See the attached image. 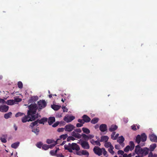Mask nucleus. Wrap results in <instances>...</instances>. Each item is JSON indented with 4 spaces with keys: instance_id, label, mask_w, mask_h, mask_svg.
Masks as SVG:
<instances>
[{
    "instance_id": "1",
    "label": "nucleus",
    "mask_w": 157,
    "mask_h": 157,
    "mask_svg": "<svg viewBox=\"0 0 157 157\" xmlns=\"http://www.w3.org/2000/svg\"><path fill=\"white\" fill-rule=\"evenodd\" d=\"M140 145H137L135 147V152L137 155H140L142 156H145L149 153V148L147 147L141 148Z\"/></svg>"
},
{
    "instance_id": "2",
    "label": "nucleus",
    "mask_w": 157,
    "mask_h": 157,
    "mask_svg": "<svg viewBox=\"0 0 157 157\" xmlns=\"http://www.w3.org/2000/svg\"><path fill=\"white\" fill-rule=\"evenodd\" d=\"M147 139V136L146 134L145 133H143L140 135H137L135 139V142L138 144V145H140L143 147L145 145Z\"/></svg>"
},
{
    "instance_id": "3",
    "label": "nucleus",
    "mask_w": 157,
    "mask_h": 157,
    "mask_svg": "<svg viewBox=\"0 0 157 157\" xmlns=\"http://www.w3.org/2000/svg\"><path fill=\"white\" fill-rule=\"evenodd\" d=\"M28 108L29 109H31V113H32L31 114L32 116H33L35 118V120L36 119L40 117V115L38 113L36 114V110L37 109V105L36 104H32L29 105Z\"/></svg>"
},
{
    "instance_id": "4",
    "label": "nucleus",
    "mask_w": 157,
    "mask_h": 157,
    "mask_svg": "<svg viewBox=\"0 0 157 157\" xmlns=\"http://www.w3.org/2000/svg\"><path fill=\"white\" fill-rule=\"evenodd\" d=\"M31 109H29L27 112V115H25L24 117L21 118V121L23 123H25L27 121H33L35 120V118L33 116H32V113H31Z\"/></svg>"
},
{
    "instance_id": "5",
    "label": "nucleus",
    "mask_w": 157,
    "mask_h": 157,
    "mask_svg": "<svg viewBox=\"0 0 157 157\" xmlns=\"http://www.w3.org/2000/svg\"><path fill=\"white\" fill-rule=\"evenodd\" d=\"M37 109L39 111L40 110L42 109L45 108L47 105V103L44 100H40L37 102Z\"/></svg>"
},
{
    "instance_id": "6",
    "label": "nucleus",
    "mask_w": 157,
    "mask_h": 157,
    "mask_svg": "<svg viewBox=\"0 0 157 157\" xmlns=\"http://www.w3.org/2000/svg\"><path fill=\"white\" fill-rule=\"evenodd\" d=\"M102 148H100L97 146H95L93 149V151L94 153L99 156H100L102 155Z\"/></svg>"
},
{
    "instance_id": "7",
    "label": "nucleus",
    "mask_w": 157,
    "mask_h": 157,
    "mask_svg": "<svg viewBox=\"0 0 157 157\" xmlns=\"http://www.w3.org/2000/svg\"><path fill=\"white\" fill-rule=\"evenodd\" d=\"M75 126L71 124L66 125L65 126V130L66 132H71L75 128Z\"/></svg>"
},
{
    "instance_id": "8",
    "label": "nucleus",
    "mask_w": 157,
    "mask_h": 157,
    "mask_svg": "<svg viewBox=\"0 0 157 157\" xmlns=\"http://www.w3.org/2000/svg\"><path fill=\"white\" fill-rule=\"evenodd\" d=\"M68 144L70 147L72 148L74 150H75L76 151H78L80 150L79 147L76 143H72V144L69 143Z\"/></svg>"
},
{
    "instance_id": "9",
    "label": "nucleus",
    "mask_w": 157,
    "mask_h": 157,
    "mask_svg": "<svg viewBox=\"0 0 157 157\" xmlns=\"http://www.w3.org/2000/svg\"><path fill=\"white\" fill-rule=\"evenodd\" d=\"M108 137L107 136H103L101 137V140L100 141L101 142H105V147L106 148H108Z\"/></svg>"
},
{
    "instance_id": "10",
    "label": "nucleus",
    "mask_w": 157,
    "mask_h": 157,
    "mask_svg": "<svg viewBox=\"0 0 157 157\" xmlns=\"http://www.w3.org/2000/svg\"><path fill=\"white\" fill-rule=\"evenodd\" d=\"M9 108V107L6 105L0 106V111L3 113L7 112Z\"/></svg>"
},
{
    "instance_id": "11",
    "label": "nucleus",
    "mask_w": 157,
    "mask_h": 157,
    "mask_svg": "<svg viewBox=\"0 0 157 157\" xmlns=\"http://www.w3.org/2000/svg\"><path fill=\"white\" fill-rule=\"evenodd\" d=\"M75 119V117L73 116L70 117L65 116L63 118V120L67 123L71 122Z\"/></svg>"
},
{
    "instance_id": "12",
    "label": "nucleus",
    "mask_w": 157,
    "mask_h": 157,
    "mask_svg": "<svg viewBox=\"0 0 157 157\" xmlns=\"http://www.w3.org/2000/svg\"><path fill=\"white\" fill-rule=\"evenodd\" d=\"M81 145L82 147L85 149H89L90 148V146L88 143L86 141L82 142Z\"/></svg>"
},
{
    "instance_id": "13",
    "label": "nucleus",
    "mask_w": 157,
    "mask_h": 157,
    "mask_svg": "<svg viewBox=\"0 0 157 157\" xmlns=\"http://www.w3.org/2000/svg\"><path fill=\"white\" fill-rule=\"evenodd\" d=\"M124 140V138L122 136L119 137L117 140V141L120 144H121L122 147H124V143H123Z\"/></svg>"
},
{
    "instance_id": "14",
    "label": "nucleus",
    "mask_w": 157,
    "mask_h": 157,
    "mask_svg": "<svg viewBox=\"0 0 157 157\" xmlns=\"http://www.w3.org/2000/svg\"><path fill=\"white\" fill-rule=\"evenodd\" d=\"M107 126L105 124H101L99 127V129L102 132H104L107 130Z\"/></svg>"
},
{
    "instance_id": "15",
    "label": "nucleus",
    "mask_w": 157,
    "mask_h": 157,
    "mask_svg": "<svg viewBox=\"0 0 157 157\" xmlns=\"http://www.w3.org/2000/svg\"><path fill=\"white\" fill-rule=\"evenodd\" d=\"M150 140L152 142H157V136L154 134H152L149 136Z\"/></svg>"
},
{
    "instance_id": "16",
    "label": "nucleus",
    "mask_w": 157,
    "mask_h": 157,
    "mask_svg": "<svg viewBox=\"0 0 157 157\" xmlns=\"http://www.w3.org/2000/svg\"><path fill=\"white\" fill-rule=\"evenodd\" d=\"M82 118L83 119V120L84 122H89L91 120L90 118L86 115H84L82 116Z\"/></svg>"
},
{
    "instance_id": "17",
    "label": "nucleus",
    "mask_w": 157,
    "mask_h": 157,
    "mask_svg": "<svg viewBox=\"0 0 157 157\" xmlns=\"http://www.w3.org/2000/svg\"><path fill=\"white\" fill-rule=\"evenodd\" d=\"M71 135L75 137L80 139L81 137V136L80 134L76 132L74 130L71 133Z\"/></svg>"
},
{
    "instance_id": "18",
    "label": "nucleus",
    "mask_w": 157,
    "mask_h": 157,
    "mask_svg": "<svg viewBox=\"0 0 157 157\" xmlns=\"http://www.w3.org/2000/svg\"><path fill=\"white\" fill-rule=\"evenodd\" d=\"M32 129V131L35 133L36 135H38L40 132V129L39 127H37L35 129L34 127H31Z\"/></svg>"
},
{
    "instance_id": "19",
    "label": "nucleus",
    "mask_w": 157,
    "mask_h": 157,
    "mask_svg": "<svg viewBox=\"0 0 157 157\" xmlns=\"http://www.w3.org/2000/svg\"><path fill=\"white\" fill-rule=\"evenodd\" d=\"M117 126L116 125H112L109 128V130L110 132H114L117 128Z\"/></svg>"
},
{
    "instance_id": "20",
    "label": "nucleus",
    "mask_w": 157,
    "mask_h": 157,
    "mask_svg": "<svg viewBox=\"0 0 157 157\" xmlns=\"http://www.w3.org/2000/svg\"><path fill=\"white\" fill-rule=\"evenodd\" d=\"M55 121V119L54 117H50L48 119V122L49 124L51 125Z\"/></svg>"
},
{
    "instance_id": "21",
    "label": "nucleus",
    "mask_w": 157,
    "mask_h": 157,
    "mask_svg": "<svg viewBox=\"0 0 157 157\" xmlns=\"http://www.w3.org/2000/svg\"><path fill=\"white\" fill-rule=\"evenodd\" d=\"M51 108L54 110H58L61 107L60 105H51Z\"/></svg>"
},
{
    "instance_id": "22",
    "label": "nucleus",
    "mask_w": 157,
    "mask_h": 157,
    "mask_svg": "<svg viewBox=\"0 0 157 157\" xmlns=\"http://www.w3.org/2000/svg\"><path fill=\"white\" fill-rule=\"evenodd\" d=\"M156 144H153L151 145L150 146L149 150L150 152H152L154 150L156 147Z\"/></svg>"
},
{
    "instance_id": "23",
    "label": "nucleus",
    "mask_w": 157,
    "mask_h": 157,
    "mask_svg": "<svg viewBox=\"0 0 157 157\" xmlns=\"http://www.w3.org/2000/svg\"><path fill=\"white\" fill-rule=\"evenodd\" d=\"M39 121V124H44V123L46 122L48 120V119L47 118L44 117L40 120L38 119Z\"/></svg>"
},
{
    "instance_id": "24",
    "label": "nucleus",
    "mask_w": 157,
    "mask_h": 157,
    "mask_svg": "<svg viewBox=\"0 0 157 157\" xmlns=\"http://www.w3.org/2000/svg\"><path fill=\"white\" fill-rule=\"evenodd\" d=\"M20 144L19 142H17L11 144V147L12 148L16 149L17 147Z\"/></svg>"
},
{
    "instance_id": "25",
    "label": "nucleus",
    "mask_w": 157,
    "mask_h": 157,
    "mask_svg": "<svg viewBox=\"0 0 157 157\" xmlns=\"http://www.w3.org/2000/svg\"><path fill=\"white\" fill-rule=\"evenodd\" d=\"M38 123H39V121L38 119H37L34 122L31 123L30 125V126L31 127H34L35 125L37 126Z\"/></svg>"
},
{
    "instance_id": "26",
    "label": "nucleus",
    "mask_w": 157,
    "mask_h": 157,
    "mask_svg": "<svg viewBox=\"0 0 157 157\" xmlns=\"http://www.w3.org/2000/svg\"><path fill=\"white\" fill-rule=\"evenodd\" d=\"M14 103V101L13 100H8L6 102V104L9 105H12Z\"/></svg>"
},
{
    "instance_id": "27",
    "label": "nucleus",
    "mask_w": 157,
    "mask_h": 157,
    "mask_svg": "<svg viewBox=\"0 0 157 157\" xmlns=\"http://www.w3.org/2000/svg\"><path fill=\"white\" fill-rule=\"evenodd\" d=\"M12 115V113L11 112H9L8 113H6L4 115V117L6 119L10 118Z\"/></svg>"
},
{
    "instance_id": "28",
    "label": "nucleus",
    "mask_w": 157,
    "mask_h": 157,
    "mask_svg": "<svg viewBox=\"0 0 157 157\" xmlns=\"http://www.w3.org/2000/svg\"><path fill=\"white\" fill-rule=\"evenodd\" d=\"M60 139H57L54 143L50 145H48L49 148H52L54 147L57 144H58V141L60 140Z\"/></svg>"
},
{
    "instance_id": "29",
    "label": "nucleus",
    "mask_w": 157,
    "mask_h": 157,
    "mask_svg": "<svg viewBox=\"0 0 157 157\" xmlns=\"http://www.w3.org/2000/svg\"><path fill=\"white\" fill-rule=\"evenodd\" d=\"M69 145L68 144V145H65L64 146V148L65 149L67 150L70 152H73L72 148L70 147L69 146Z\"/></svg>"
},
{
    "instance_id": "30",
    "label": "nucleus",
    "mask_w": 157,
    "mask_h": 157,
    "mask_svg": "<svg viewBox=\"0 0 157 157\" xmlns=\"http://www.w3.org/2000/svg\"><path fill=\"white\" fill-rule=\"evenodd\" d=\"M99 120V119L98 118H94L91 121V123L92 124H95L97 123Z\"/></svg>"
},
{
    "instance_id": "31",
    "label": "nucleus",
    "mask_w": 157,
    "mask_h": 157,
    "mask_svg": "<svg viewBox=\"0 0 157 157\" xmlns=\"http://www.w3.org/2000/svg\"><path fill=\"white\" fill-rule=\"evenodd\" d=\"M82 130L83 132L86 134H88L90 133V130L87 128H82Z\"/></svg>"
},
{
    "instance_id": "32",
    "label": "nucleus",
    "mask_w": 157,
    "mask_h": 157,
    "mask_svg": "<svg viewBox=\"0 0 157 157\" xmlns=\"http://www.w3.org/2000/svg\"><path fill=\"white\" fill-rule=\"evenodd\" d=\"M129 146L131 150H133L135 147V144L133 141H131L129 143Z\"/></svg>"
},
{
    "instance_id": "33",
    "label": "nucleus",
    "mask_w": 157,
    "mask_h": 157,
    "mask_svg": "<svg viewBox=\"0 0 157 157\" xmlns=\"http://www.w3.org/2000/svg\"><path fill=\"white\" fill-rule=\"evenodd\" d=\"M129 150L132 151V150H131L129 145L127 146L124 149V151L126 152H128Z\"/></svg>"
},
{
    "instance_id": "34",
    "label": "nucleus",
    "mask_w": 157,
    "mask_h": 157,
    "mask_svg": "<svg viewBox=\"0 0 157 157\" xmlns=\"http://www.w3.org/2000/svg\"><path fill=\"white\" fill-rule=\"evenodd\" d=\"M67 136H68L67 134L62 135L60 136V138L59 139H60V140L59 141H60L61 139H62L63 140H64L67 138Z\"/></svg>"
},
{
    "instance_id": "35",
    "label": "nucleus",
    "mask_w": 157,
    "mask_h": 157,
    "mask_svg": "<svg viewBox=\"0 0 157 157\" xmlns=\"http://www.w3.org/2000/svg\"><path fill=\"white\" fill-rule=\"evenodd\" d=\"M38 97L37 96H33L31 97L30 100L33 101H36L38 99Z\"/></svg>"
},
{
    "instance_id": "36",
    "label": "nucleus",
    "mask_w": 157,
    "mask_h": 157,
    "mask_svg": "<svg viewBox=\"0 0 157 157\" xmlns=\"http://www.w3.org/2000/svg\"><path fill=\"white\" fill-rule=\"evenodd\" d=\"M82 155L88 156L89 155V152L86 150H83L82 151Z\"/></svg>"
},
{
    "instance_id": "37",
    "label": "nucleus",
    "mask_w": 157,
    "mask_h": 157,
    "mask_svg": "<svg viewBox=\"0 0 157 157\" xmlns=\"http://www.w3.org/2000/svg\"><path fill=\"white\" fill-rule=\"evenodd\" d=\"M148 154V157H157V155L155 154H153L152 152H150Z\"/></svg>"
},
{
    "instance_id": "38",
    "label": "nucleus",
    "mask_w": 157,
    "mask_h": 157,
    "mask_svg": "<svg viewBox=\"0 0 157 157\" xmlns=\"http://www.w3.org/2000/svg\"><path fill=\"white\" fill-rule=\"evenodd\" d=\"M42 148L44 150H47L49 148L48 145L44 144L42 146Z\"/></svg>"
},
{
    "instance_id": "39",
    "label": "nucleus",
    "mask_w": 157,
    "mask_h": 157,
    "mask_svg": "<svg viewBox=\"0 0 157 157\" xmlns=\"http://www.w3.org/2000/svg\"><path fill=\"white\" fill-rule=\"evenodd\" d=\"M25 115V114L23 113H21V112H18L15 115V117H18L19 116H22V115Z\"/></svg>"
},
{
    "instance_id": "40",
    "label": "nucleus",
    "mask_w": 157,
    "mask_h": 157,
    "mask_svg": "<svg viewBox=\"0 0 157 157\" xmlns=\"http://www.w3.org/2000/svg\"><path fill=\"white\" fill-rule=\"evenodd\" d=\"M18 87L20 88H22L23 87V84L21 82L19 81L18 82Z\"/></svg>"
},
{
    "instance_id": "41",
    "label": "nucleus",
    "mask_w": 157,
    "mask_h": 157,
    "mask_svg": "<svg viewBox=\"0 0 157 157\" xmlns=\"http://www.w3.org/2000/svg\"><path fill=\"white\" fill-rule=\"evenodd\" d=\"M81 136L84 138L86 140H88V135H86L84 134H82Z\"/></svg>"
},
{
    "instance_id": "42",
    "label": "nucleus",
    "mask_w": 157,
    "mask_h": 157,
    "mask_svg": "<svg viewBox=\"0 0 157 157\" xmlns=\"http://www.w3.org/2000/svg\"><path fill=\"white\" fill-rule=\"evenodd\" d=\"M116 134V132H113L112 133V134L111 135V138L113 140H115L116 138H115V135Z\"/></svg>"
},
{
    "instance_id": "43",
    "label": "nucleus",
    "mask_w": 157,
    "mask_h": 157,
    "mask_svg": "<svg viewBox=\"0 0 157 157\" xmlns=\"http://www.w3.org/2000/svg\"><path fill=\"white\" fill-rule=\"evenodd\" d=\"M75 139L72 136H69L67 138V141H69L70 140H74Z\"/></svg>"
},
{
    "instance_id": "44",
    "label": "nucleus",
    "mask_w": 157,
    "mask_h": 157,
    "mask_svg": "<svg viewBox=\"0 0 157 157\" xmlns=\"http://www.w3.org/2000/svg\"><path fill=\"white\" fill-rule=\"evenodd\" d=\"M14 103L15 102H19L22 101V99L21 98H15L14 99Z\"/></svg>"
},
{
    "instance_id": "45",
    "label": "nucleus",
    "mask_w": 157,
    "mask_h": 157,
    "mask_svg": "<svg viewBox=\"0 0 157 157\" xmlns=\"http://www.w3.org/2000/svg\"><path fill=\"white\" fill-rule=\"evenodd\" d=\"M123 155V157H131L132 156L131 153L129 154L128 155L126 153H124Z\"/></svg>"
},
{
    "instance_id": "46",
    "label": "nucleus",
    "mask_w": 157,
    "mask_h": 157,
    "mask_svg": "<svg viewBox=\"0 0 157 157\" xmlns=\"http://www.w3.org/2000/svg\"><path fill=\"white\" fill-rule=\"evenodd\" d=\"M42 145V144L41 142H39L36 145V146L39 148H41Z\"/></svg>"
},
{
    "instance_id": "47",
    "label": "nucleus",
    "mask_w": 157,
    "mask_h": 157,
    "mask_svg": "<svg viewBox=\"0 0 157 157\" xmlns=\"http://www.w3.org/2000/svg\"><path fill=\"white\" fill-rule=\"evenodd\" d=\"M46 142H47V143H48V144H52L54 142H55L54 140H49V139L47 140Z\"/></svg>"
},
{
    "instance_id": "48",
    "label": "nucleus",
    "mask_w": 157,
    "mask_h": 157,
    "mask_svg": "<svg viewBox=\"0 0 157 157\" xmlns=\"http://www.w3.org/2000/svg\"><path fill=\"white\" fill-rule=\"evenodd\" d=\"M65 130V127L64 128H59L58 129L57 131L59 132H63Z\"/></svg>"
},
{
    "instance_id": "49",
    "label": "nucleus",
    "mask_w": 157,
    "mask_h": 157,
    "mask_svg": "<svg viewBox=\"0 0 157 157\" xmlns=\"http://www.w3.org/2000/svg\"><path fill=\"white\" fill-rule=\"evenodd\" d=\"M55 151L54 150H52L50 152V154L53 156L55 155H56V153L55 152Z\"/></svg>"
},
{
    "instance_id": "50",
    "label": "nucleus",
    "mask_w": 157,
    "mask_h": 157,
    "mask_svg": "<svg viewBox=\"0 0 157 157\" xmlns=\"http://www.w3.org/2000/svg\"><path fill=\"white\" fill-rule=\"evenodd\" d=\"M124 153V151L122 150H119L117 151V154L118 155H123Z\"/></svg>"
},
{
    "instance_id": "51",
    "label": "nucleus",
    "mask_w": 157,
    "mask_h": 157,
    "mask_svg": "<svg viewBox=\"0 0 157 157\" xmlns=\"http://www.w3.org/2000/svg\"><path fill=\"white\" fill-rule=\"evenodd\" d=\"M109 147L110 150H113L114 148L113 146L111 145V143L109 142Z\"/></svg>"
},
{
    "instance_id": "52",
    "label": "nucleus",
    "mask_w": 157,
    "mask_h": 157,
    "mask_svg": "<svg viewBox=\"0 0 157 157\" xmlns=\"http://www.w3.org/2000/svg\"><path fill=\"white\" fill-rule=\"evenodd\" d=\"M136 125H133L131 126L132 129L134 131H136L137 129L136 128Z\"/></svg>"
},
{
    "instance_id": "53",
    "label": "nucleus",
    "mask_w": 157,
    "mask_h": 157,
    "mask_svg": "<svg viewBox=\"0 0 157 157\" xmlns=\"http://www.w3.org/2000/svg\"><path fill=\"white\" fill-rule=\"evenodd\" d=\"M0 139L2 142L4 143H6L7 141L6 139L4 138H1Z\"/></svg>"
},
{
    "instance_id": "54",
    "label": "nucleus",
    "mask_w": 157,
    "mask_h": 157,
    "mask_svg": "<svg viewBox=\"0 0 157 157\" xmlns=\"http://www.w3.org/2000/svg\"><path fill=\"white\" fill-rule=\"evenodd\" d=\"M78 122L82 124H83L84 123V121L83 119H78Z\"/></svg>"
},
{
    "instance_id": "55",
    "label": "nucleus",
    "mask_w": 157,
    "mask_h": 157,
    "mask_svg": "<svg viewBox=\"0 0 157 157\" xmlns=\"http://www.w3.org/2000/svg\"><path fill=\"white\" fill-rule=\"evenodd\" d=\"M74 131L76 132L80 133L82 132V130L80 128H76L74 129Z\"/></svg>"
},
{
    "instance_id": "56",
    "label": "nucleus",
    "mask_w": 157,
    "mask_h": 157,
    "mask_svg": "<svg viewBox=\"0 0 157 157\" xmlns=\"http://www.w3.org/2000/svg\"><path fill=\"white\" fill-rule=\"evenodd\" d=\"M59 124V122H56L55 123H54L52 125V126L53 127H57Z\"/></svg>"
},
{
    "instance_id": "57",
    "label": "nucleus",
    "mask_w": 157,
    "mask_h": 157,
    "mask_svg": "<svg viewBox=\"0 0 157 157\" xmlns=\"http://www.w3.org/2000/svg\"><path fill=\"white\" fill-rule=\"evenodd\" d=\"M6 101L4 99H0V103L2 104L6 103Z\"/></svg>"
},
{
    "instance_id": "58",
    "label": "nucleus",
    "mask_w": 157,
    "mask_h": 157,
    "mask_svg": "<svg viewBox=\"0 0 157 157\" xmlns=\"http://www.w3.org/2000/svg\"><path fill=\"white\" fill-rule=\"evenodd\" d=\"M94 136L93 135L89 134L88 135V140L91 139L94 137Z\"/></svg>"
},
{
    "instance_id": "59",
    "label": "nucleus",
    "mask_w": 157,
    "mask_h": 157,
    "mask_svg": "<svg viewBox=\"0 0 157 157\" xmlns=\"http://www.w3.org/2000/svg\"><path fill=\"white\" fill-rule=\"evenodd\" d=\"M115 147V148L119 150L120 149V145L119 144L116 145Z\"/></svg>"
},
{
    "instance_id": "60",
    "label": "nucleus",
    "mask_w": 157,
    "mask_h": 157,
    "mask_svg": "<svg viewBox=\"0 0 157 157\" xmlns=\"http://www.w3.org/2000/svg\"><path fill=\"white\" fill-rule=\"evenodd\" d=\"M83 125V124L81 123H77L76 124V127H80L82 126Z\"/></svg>"
},
{
    "instance_id": "61",
    "label": "nucleus",
    "mask_w": 157,
    "mask_h": 157,
    "mask_svg": "<svg viewBox=\"0 0 157 157\" xmlns=\"http://www.w3.org/2000/svg\"><path fill=\"white\" fill-rule=\"evenodd\" d=\"M96 144L97 145H98L99 146H100L101 145V144L100 143V142L98 141H96L95 143V145Z\"/></svg>"
},
{
    "instance_id": "62",
    "label": "nucleus",
    "mask_w": 157,
    "mask_h": 157,
    "mask_svg": "<svg viewBox=\"0 0 157 157\" xmlns=\"http://www.w3.org/2000/svg\"><path fill=\"white\" fill-rule=\"evenodd\" d=\"M102 151L103 155H105L107 154V151L105 150V149L104 148H102Z\"/></svg>"
},
{
    "instance_id": "63",
    "label": "nucleus",
    "mask_w": 157,
    "mask_h": 157,
    "mask_svg": "<svg viewBox=\"0 0 157 157\" xmlns=\"http://www.w3.org/2000/svg\"><path fill=\"white\" fill-rule=\"evenodd\" d=\"M90 143L93 145H95V141H94L93 139H92L90 140Z\"/></svg>"
},
{
    "instance_id": "64",
    "label": "nucleus",
    "mask_w": 157,
    "mask_h": 157,
    "mask_svg": "<svg viewBox=\"0 0 157 157\" xmlns=\"http://www.w3.org/2000/svg\"><path fill=\"white\" fill-rule=\"evenodd\" d=\"M56 155L57 157H64V156L62 154H57Z\"/></svg>"
}]
</instances>
